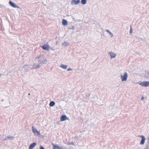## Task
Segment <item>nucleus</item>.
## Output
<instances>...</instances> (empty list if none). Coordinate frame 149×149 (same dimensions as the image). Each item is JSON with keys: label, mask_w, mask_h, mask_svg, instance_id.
I'll list each match as a JSON object with an SVG mask.
<instances>
[{"label": "nucleus", "mask_w": 149, "mask_h": 149, "mask_svg": "<svg viewBox=\"0 0 149 149\" xmlns=\"http://www.w3.org/2000/svg\"><path fill=\"white\" fill-rule=\"evenodd\" d=\"M106 31L109 34L111 35V36L110 37H112L113 36V34L111 32H110L109 30H106Z\"/></svg>", "instance_id": "20"}, {"label": "nucleus", "mask_w": 149, "mask_h": 149, "mask_svg": "<svg viewBox=\"0 0 149 149\" xmlns=\"http://www.w3.org/2000/svg\"><path fill=\"white\" fill-rule=\"evenodd\" d=\"M67 118L65 116H62L61 117V121H64L67 119Z\"/></svg>", "instance_id": "17"}, {"label": "nucleus", "mask_w": 149, "mask_h": 149, "mask_svg": "<svg viewBox=\"0 0 149 149\" xmlns=\"http://www.w3.org/2000/svg\"><path fill=\"white\" fill-rule=\"evenodd\" d=\"M32 131L33 133L36 134V133H37V135H38L40 134V132L38 131V130L35 128L33 127H32Z\"/></svg>", "instance_id": "10"}, {"label": "nucleus", "mask_w": 149, "mask_h": 149, "mask_svg": "<svg viewBox=\"0 0 149 149\" xmlns=\"http://www.w3.org/2000/svg\"><path fill=\"white\" fill-rule=\"evenodd\" d=\"M36 58L38 59L39 63L41 65L43 64H46L47 63V59L45 56L42 55L37 56Z\"/></svg>", "instance_id": "1"}, {"label": "nucleus", "mask_w": 149, "mask_h": 149, "mask_svg": "<svg viewBox=\"0 0 149 149\" xmlns=\"http://www.w3.org/2000/svg\"><path fill=\"white\" fill-rule=\"evenodd\" d=\"M40 149H45L42 146H40Z\"/></svg>", "instance_id": "25"}, {"label": "nucleus", "mask_w": 149, "mask_h": 149, "mask_svg": "<svg viewBox=\"0 0 149 149\" xmlns=\"http://www.w3.org/2000/svg\"><path fill=\"white\" fill-rule=\"evenodd\" d=\"M72 70V69L71 68H68L67 69V71H71Z\"/></svg>", "instance_id": "26"}, {"label": "nucleus", "mask_w": 149, "mask_h": 149, "mask_svg": "<svg viewBox=\"0 0 149 149\" xmlns=\"http://www.w3.org/2000/svg\"><path fill=\"white\" fill-rule=\"evenodd\" d=\"M60 67L64 69H66L68 67V66L66 65L62 64L60 65Z\"/></svg>", "instance_id": "16"}, {"label": "nucleus", "mask_w": 149, "mask_h": 149, "mask_svg": "<svg viewBox=\"0 0 149 149\" xmlns=\"http://www.w3.org/2000/svg\"><path fill=\"white\" fill-rule=\"evenodd\" d=\"M62 23L63 25L64 26H67L68 24V22L67 21L64 19H63Z\"/></svg>", "instance_id": "13"}, {"label": "nucleus", "mask_w": 149, "mask_h": 149, "mask_svg": "<svg viewBox=\"0 0 149 149\" xmlns=\"http://www.w3.org/2000/svg\"><path fill=\"white\" fill-rule=\"evenodd\" d=\"M9 4L13 7L14 8H19V7L17 6V5L15 4L13 2H12L11 1H10L9 2Z\"/></svg>", "instance_id": "9"}, {"label": "nucleus", "mask_w": 149, "mask_h": 149, "mask_svg": "<svg viewBox=\"0 0 149 149\" xmlns=\"http://www.w3.org/2000/svg\"><path fill=\"white\" fill-rule=\"evenodd\" d=\"M41 65H40L39 63L38 64H34L33 65H31L30 66V68H29L28 70H31L33 69H37L39 68L41 66Z\"/></svg>", "instance_id": "4"}, {"label": "nucleus", "mask_w": 149, "mask_h": 149, "mask_svg": "<svg viewBox=\"0 0 149 149\" xmlns=\"http://www.w3.org/2000/svg\"><path fill=\"white\" fill-rule=\"evenodd\" d=\"M1 74H0V77H1Z\"/></svg>", "instance_id": "28"}, {"label": "nucleus", "mask_w": 149, "mask_h": 149, "mask_svg": "<svg viewBox=\"0 0 149 149\" xmlns=\"http://www.w3.org/2000/svg\"><path fill=\"white\" fill-rule=\"evenodd\" d=\"M80 2V0H72L71 2L72 5H76L79 4Z\"/></svg>", "instance_id": "8"}, {"label": "nucleus", "mask_w": 149, "mask_h": 149, "mask_svg": "<svg viewBox=\"0 0 149 149\" xmlns=\"http://www.w3.org/2000/svg\"><path fill=\"white\" fill-rule=\"evenodd\" d=\"M29 95H30V94L29 93Z\"/></svg>", "instance_id": "30"}, {"label": "nucleus", "mask_w": 149, "mask_h": 149, "mask_svg": "<svg viewBox=\"0 0 149 149\" xmlns=\"http://www.w3.org/2000/svg\"><path fill=\"white\" fill-rule=\"evenodd\" d=\"M69 43L67 41H65L62 43V45L63 46H65L69 45Z\"/></svg>", "instance_id": "18"}, {"label": "nucleus", "mask_w": 149, "mask_h": 149, "mask_svg": "<svg viewBox=\"0 0 149 149\" xmlns=\"http://www.w3.org/2000/svg\"><path fill=\"white\" fill-rule=\"evenodd\" d=\"M148 74L149 75V71L148 72Z\"/></svg>", "instance_id": "29"}, {"label": "nucleus", "mask_w": 149, "mask_h": 149, "mask_svg": "<svg viewBox=\"0 0 149 149\" xmlns=\"http://www.w3.org/2000/svg\"><path fill=\"white\" fill-rule=\"evenodd\" d=\"M30 65H25L23 66V68L25 69V71L26 72L27 71L30 70H28V69L30 68L31 67H30Z\"/></svg>", "instance_id": "12"}, {"label": "nucleus", "mask_w": 149, "mask_h": 149, "mask_svg": "<svg viewBox=\"0 0 149 149\" xmlns=\"http://www.w3.org/2000/svg\"><path fill=\"white\" fill-rule=\"evenodd\" d=\"M87 2V0H81V3L82 4L84 5L86 4Z\"/></svg>", "instance_id": "21"}, {"label": "nucleus", "mask_w": 149, "mask_h": 149, "mask_svg": "<svg viewBox=\"0 0 149 149\" xmlns=\"http://www.w3.org/2000/svg\"><path fill=\"white\" fill-rule=\"evenodd\" d=\"M36 145V143H33L31 144L30 146L29 149H33Z\"/></svg>", "instance_id": "14"}, {"label": "nucleus", "mask_w": 149, "mask_h": 149, "mask_svg": "<svg viewBox=\"0 0 149 149\" xmlns=\"http://www.w3.org/2000/svg\"><path fill=\"white\" fill-rule=\"evenodd\" d=\"M138 84L142 86L143 87H148L149 86V81H139Z\"/></svg>", "instance_id": "3"}, {"label": "nucleus", "mask_w": 149, "mask_h": 149, "mask_svg": "<svg viewBox=\"0 0 149 149\" xmlns=\"http://www.w3.org/2000/svg\"><path fill=\"white\" fill-rule=\"evenodd\" d=\"M128 74L127 72H125L123 75H121L120 78L122 81H125L127 79Z\"/></svg>", "instance_id": "2"}, {"label": "nucleus", "mask_w": 149, "mask_h": 149, "mask_svg": "<svg viewBox=\"0 0 149 149\" xmlns=\"http://www.w3.org/2000/svg\"><path fill=\"white\" fill-rule=\"evenodd\" d=\"M72 29H74L73 27V28H72Z\"/></svg>", "instance_id": "31"}, {"label": "nucleus", "mask_w": 149, "mask_h": 149, "mask_svg": "<svg viewBox=\"0 0 149 149\" xmlns=\"http://www.w3.org/2000/svg\"><path fill=\"white\" fill-rule=\"evenodd\" d=\"M144 97H142L141 100H144Z\"/></svg>", "instance_id": "27"}, {"label": "nucleus", "mask_w": 149, "mask_h": 149, "mask_svg": "<svg viewBox=\"0 0 149 149\" xmlns=\"http://www.w3.org/2000/svg\"><path fill=\"white\" fill-rule=\"evenodd\" d=\"M41 47L44 50H49L50 46L48 44H46L42 46Z\"/></svg>", "instance_id": "6"}, {"label": "nucleus", "mask_w": 149, "mask_h": 149, "mask_svg": "<svg viewBox=\"0 0 149 149\" xmlns=\"http://www.w3.org/2000/svg\"><path fill=\"white\" fill-rule=\"evenodd\" d=\"M7 138L9 139L10 140H11L14 139V137L13 136H10V137H8L7 138L6 137V136H5V137L4 138V137L3 136L2 139L3 140H7Z\"/></svg>", "instance_id": "11"}, {"label": "nucleus", "mask_w": 149, "mask_h": 149, "mask_svg": "<svg viewBox=\"0 0 149 149\" xmlns=\"http://www.w3.org/2000/svg\"><path fill=\"white\" fill-rule=\"evenodd\" d=\"M67 143L68 145H73L74 146H75V145H74V143L73 142H71V143Z\"/></svg>", "instance_id": "22"}, {"label": "nucleus", "mask_w": 149, "mask_h": 149, "mask_svg": "<svg viewBox=\"0 0 149 149\" xmlns=\"http://www.w3.org/2000/svg\"><path fill=\"white\" fill-rule=\"evenodd\" d=\"M139 136L142 138V139L140 143L141 145H143L144 144L146 140V138L143 135H140Z\"/></svg>", "instance_id": "5"}, {"label": "nucleus", "mask_w": 149, "mask_h": 149, "mask_svg": "<svg viewBox=\"0 0 149 149\" xmlns=\"http://www.w3.org/2000/svg\"><path fill=\"white\" fill-rule=\"evenodd\" d=\"M132 31H133L132 30V27H131L130 28V33H132Z\"/></svg>", "instance_id": "24"}, {"label": "nucleus", "mask_w": 149, "mask_h": 149, "mask_svg": "<svg viewBox=\"0 0 149 149\" xmlns=\"http://www.w3.org/2000/svg\"><path fill=\"white\" fill-rule=\"evenodd\" d=\"M58 149H66V148H63L62 147H59Z\"/></svg>", "instance_id": "23"}, {"label": "nucleus", "mask_w": 149, "mask_h": 149, "mask_svg": "<svg viewBox=\"0 0 149 149\" xmlns=\"http://www.w3.org/2000/svg\"><path fill=\"white\" fill-rule=\"evenodd\" d=\"M53 146V148L52 149H58L59 146L58 145H55L53 143H52Z\"/></svg>", "instance_id": "15"}, {"label": "nucleus", "mask_w": 149, "mask_h": 149, "mask_svg": "<svg viewBox=\"0 0 149 149\" xmlns=\"http://www.w3.org/2000/svg\"><path fill=\"white\" fill-rule=\"evenodd\" d=\"M55 104V102L53 101H51L49 104V105L50 107H53L54 106Z\"/></svg>", "instance_id": "19"}, {"label": "nucleus", "mask_w": 149, "mask_h": 149, "mask_svg": "<svg viewBox=\"0 0 149 149\" xmlns=\"http://www.w3.org/2000/svg\"><path fill=\"white\" fill-rule=\"evenodd\" d=\"M108 54H109V55L110 57V58L111 59H113V58H115L116 57V54L114 53L113 52H109L108 53Z\"/></svg>", "instance_id": "7"}]
</instances>
